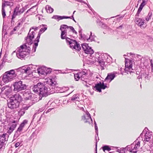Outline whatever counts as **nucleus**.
<instances>
[{
    "mask_svg": "<svg viewBox=\"0 0 153 153\" xmlns=\"http://www.w3.org/2000/svg\"><path fill=\"white\" fill-rule=\"evenodd\" d=\"M68 28H70L73 33L77 34V32L72 27L68 26L65 25H62L61 26L60 29L61 31V38L62 39H65L67 43L70 45L71 48L79 51L81 49V47L79 44L76 40L71 39V36L68 35V33H67V29Z\"/></svg>",
    "mask_w": 153,
    "mask_h": 153,
    "instance_id": "obj_1",
    "label": "nucleus"
},
{
    "mask_svg": "<svg viewBox=\"0 0 153 153\" xmlns=\"http://www.w3.org/2000/svg\"><path fill=\"white\" fill-rule=\"evenodd\" d=\"M36 65H32L31 64L29 65L27 67H22L18 69H12L7 71L4 74L2 79V82L7 83L13 80L17 76L16 71H20L23 73H25L28 75L30 74L33 71V69L35 68Z\"/></svg>",
    "mask_w": 153,
    "mask_h": 153,
    "instance_id": "obj_2",
    "label": "nucleus"
},
{
    "mask_svg": "<svg viewBox=\"0 0 153 153\" xmlns=\"http://www.w3.org/2000/svg\"><path fill=\"white\" fill-rule=\"evenodd\" d=\"M51 83L50 85L51 87L47 85H44L43 83L42 87L41 90L39 92V98L41 99L43 97H46L48 95L53 93L55 92V88L57 87L56 82L55 81L53 82L52 80H51Z\"/></svg>",
    "mask_w": 153,
    "mask_h": 153,
    "instance_id": "obj_3",
    "label": "nucleus"
},
{
    "mask_svg": "<svg viewBox=\"0 0 153 153\" xmlns=\"http://www.w3.org/2000/svg\"><path fill=\"white\" fill-rule=\"evenodd\" d=\"M22 100L21 96L19 94H16L11 97L7 100L8 108L13 109L18 108L20 103Z\"/></svg>",
    "mask_w": 153,
    "mask_h": 153,
    "instance_id": "obj_4",
    "label": "nucleus"
},
{
    "mask_svg": "<svg viewBox=\"0 0 153 153\" xmlns=\"http://www.w3.org/2000/svg\"><path fill=\"white\" fill-rule=\"evenodd\" d=\"M129 54L131 56L132 60H128L129 62V63L127 62L126 59L125 58L126 62L125 70L127 74H128V72L131 73L132 72V71L133 70L132 68V64L133 62H134V61H140L141 60L142 58V56L140 55L135 54L131 53H130Z\"/></svg>",
    "mask_w": 153,
    "mask_h": 153,
    "instance_id": "obj_5",
    "label": "nucleus"
},
{
    "mask_svg": "<svg viewBox=\"0 0 153 153\" xmlns=\"http://www.w3.org/2000/svg\"><path fill=\"white\" fill-rule=\"evenodd\" d=\"M31 48L29 46L27 47L26 45H21L17 49L16 55L20 59H24L28 56L30 52Z\"/></svg>",
    "mask_w": 153,
    "mask_h": 153,
    "instance_id": "obj_6",
    "label": "nucleus"
},
{
    "mask_svg": "<svg viewBox=\"0 0 153 153\" xmlns=\"http://www.w3.org/2000/svg\"><path fill=\"white\" fill-rule=\"evenodd\" d=\"M38 27H33L30 28L27 36L25 39L26 42V44H27L29 45H30L32 44L35 33L33 31H32V29H33L34 30V31H36L38 29Z\"/></svg>",
    "mask_w": 153,
    "mask_h": 153,
    "instance_id": "obj_7",
    "label": "nucleus"
},
{
    "mask_svg": "<svg viewBox=\"0 0 153 153\" xmlns=\"http://www.w3.org/2000/svg\"><path fill=\"white\" fill-rule=\"evenodd\" d=\"M13 86L14 91L17 92L26 89L27 85L23 83L22 81L19 80L14 82Z\"/></svg>",
    "mask_w": 153,
    "mask_h": 153,
    "instance_id": "obj_8",
    "label": "nucleus"
},
{
    "mask_svg": "<svg viewBox=\"0 0 153 153\" xmlns=\"http://www.w3.org/2000/svg\"><path fill=\"white\" fill-rule=\"evenodd\" d=\"M43 27L40 30L39 33L36 38L34 40V43L33 45L32 50V52L33 53L35 52L36 51V47L38 45V43L39 42V39L40 38L41 34L42 32H44L47 29L46 25H42Z\"/></svg>",
    "mask_w": 153,
    "mask_h": 153,
    "instance_id": "obj_9",
    "label": "nucleus"
},
{
    "mask_svg": "<svg viewBox=\"0 0 153 153\" xmlns=\"http://www.w3.org/2000/svg\"><path fill=\"white\" fill-rule=\"evenodd\" d=\"M1 89L0 96L2 97H4L5 96L9 97L12 91L10 87L7 85L4 86Z\"/></svg>",
    "mask_w": 153,
    "mask_h": 153,
    "instance_id": "obj_10",
    "label": "nucleus"
},
{
    "mask_svg": "<svg viewBox=\"0 0 153 153\" xmlns=\"http://www.w3.org/2000/svg\"><path fill=\"white\" fill-rule=\"evenodd\" d=\"M37 71L38 74L40 75H46L51 72V69L43 66L38 68Z\"/></svg>",
    "mask_w": 153,
    "mask_h": 153,
    "instance_id": "obj_11",
    "label": "nucleus"
},
{
    "mask_svg": "<svg viewBox=\"0 0 153 153\" xmlns=\"http://www.w3.org/2000/svg\"><path fill=\"white\" fill-rule=\"evenodd\" d=\"M81 46L82 50L86 54L91 55L94 53V51L93 50L91 47L88 45V44L86 43H83L81 44Z\"/></svg>",
    "mask_w": 153,
    "mask_h": 153,
    "instance_id": "obj_12",
    "label": "nucleus"
},
{
    "mask_svg": "<svg viewBox=\"0 0 153 153\" xmlns=\"http://www.w3.org/2000/svg\"><path fill=\"white\" fill-rule=\"evenodd\" d=\"M20 6L19 5L17 6L14 9L13 11V13L12 16V19L15 18L17 15H20L23 13L25 10L24 7L19 9Z\"/></svg>",
    "mask_w": 153,
    "mask_h": 153,
    "instance_id": "obj_13",
    "label": "nucleus"
},
{
    "mask_svg": "<svg viewBox=\"0 0 153 153\" xmlns=\"http://www.w3.org/2000/svg\"><path fill=\"white\" fill-rule=\"evenodd\" d=\"M82 120L84 123L87 124H91L93 123L92 119L88 112L87 111L85 114L82 117Z\"/></svg>",
    "mask_w": 153,
    "mask_h": 153,
    "instance_id": "obj_14",
    "label": "nucleus"
},
{
    "mask_svg": "<svg viewBox=\"0 0 153 153\" xmlns=\"http://www.w3.org/2000/svg\"><path fill=\"white\" fill-rule=\"evenodd\" d=\"M43 84V83L39 82L37 84L34 85L31 87L32 90L35 93L39 95Z\"/></svg>",
    "mask_w": 153,
    "mask_h": 153,
    "instance_id": "obj_15",
    "label": "nucleus"
},
{
    "mask_svg": "<svg viewBox=\"0 0 153 153\" xmlns=\"http://www.w3.org/2000/svg\"><path fill=\"white\" fill-rule=\"evenodd\" d=\"M139 81L141 82V80H143L146 82L149 80V74L146 72H144L141 74V75L138 77Z\"/></svg>",
    "mask_w": 153,
    "mask_h": 153,
    "instance_id": "obj_16",
    "label": "nucleus"
},
{
    "mask_svg": "<svg viewBox=\"0 0 153 153\" xmlns=\"http://www.w3.org/2000/svg\"><path fill=\"white\" fill-rule=\"evenodd\" d=\"M136 24L140 26L141 28H144L146 27L145 24L144 19H142L139 18H136L135 19Z\"/></svg>",
    "mask_w": 153,
    "mask_h": 153,
    "instance_id": "obj_17",
    "label": "nucleus"
},
{
    "mask_svg": "<svg viewBox=\"0 0 153 153\" xmlns=\"http://www.w3.org/2000/svg\"><path fill=\"white\" fill-rule=\"evenodd\" d=\"M140 146V141H138L136 143L134 146L133 148H132L131 149L129 150L130 152L133 153H136L137 151L138 150V149Z\"/></svg>",
    "mask_w": 153,
    "mask_h": 153,
    "instance_id": "obj_18",
    "label": "nucleus"
},
{
    "mask_svg": "<svg viewBox=\"0 0 153 153\" xmlns=\"http://www.w3.org/2000/svg\"><path fill=\"white\" fill-rule=\"evenodd\" d=\"M52 18L56 19L58 21L60 20H62L63 19L71 18V17H69L65 16H61L58 15H54L52 17Z\"/></svg>",
    "mask_w": 153,
    "mask_h": 153,
    "instance_id": "obj_19",
    "label": "nucleus"
},
{
    "mask_svg": "<svg viewBox=\"0 0 153 153\" xmlns=\"http://www.w3.org/2000/svg\"><path fill=\"white\" fill-rule=\"evenodd\" d=\"M16 127V125H8L7 132L9 134H11Z\"/></svg>",
    "mask_w": 153,
    "mask_h": 153,
    "instance_id": "obj_20",
    "label": "nucleus"
},
{
    "mask_svg": "<svg viewBox=\"0 0 153 153\" xmlns=\"http://www.w3.org/2000/svg\"><path fill=\"white\" fill-rule=\"evenodd\" d=\"M115 77L114 74L113 73L108 74L105 80V81L109 80V82H111Z\"/></svg>",
    "mask_w": 153,
    "mask_h": 153,
    "instance_id": "obj_21",
    "label": "nucleus"
},
{
    "mask_svg": "<svg viewBox=\"0 0 153 153\" xmlns=\"http://www.w3.org/2000/svg\"><path fill=\"white\" fill-rule=\"evenodd\" d=\"M151 134L149 132H146L144 135V140L147 142L150 141L151 139Z\"/></svg>",
    "mask_w": 153,
    "mask_h": 153,
    "instance_id": "obj_22",
    "label": "nucleus"
},
{
    "mask_svg": "<svg viewBox=\"0 0 153 153\" xmlns=\"http://www.w3.org/2000/svg\"><path fill=\"white\" fill-rule=\"evenodd\" d=\"M97 61H96L95 60V61H93V63H95L96 62H97L98 63V64H100V66L102 68L101 69L102 70L104 69V65L105 64V62L102 60H98L97 58Z\"/></svg>",
    "mask_w": 153,
    "mask_h": 153,
    "instance_id": "obj_23",
    "label": "nucleus"
},
{
    "mask_svg": "<svg viewBox=\"0 0 153 153\" xmlns=\"http://www.w3.org/2000/svg\"><path fill=\"white\" fill-rule=\"evenodd\" d=\"M84 73V71H82L75 74L74 76L76 80L78 81L80 78L81 76H82V74H83Z\"/></svg>",
    "mask_w": 153,
    "mask_h": 153,
    "instance_id": "obj_24",
    "label": "nucleus"
},
{
    "mask_svg": "<svg viewBox=\"0 0 153 153\" xmlns=\"http://www.w3.org/2000/svg\"><path fill=\"white\" fill-rule=\"evenodd\" d=\"M29 92H30L29 91ZM25 97V99L26 100H31L32 98L31 94L30 92H25L24 94Z\"/></svg>",
    "mask_w": 153,
    "mask_h": 153,
    "instance_id": "obj_25",
    "label": "nucleus"
},
{
    "mask_svg": "<svg viewBox=\"0 0 153 153\" xmlns=\"http://www.w3.org/2000/svg\"><path fill=\"white\" fill-rule=\"evenodd\" d=\"M84 73H83V74H82V76H81L80 78L82 80L83 82H85L86 80H88V79L87 78V74L85 71H83Z\"/></svg>",
    "mask_w": 153,
    "mask_h": 153,
    "instance_id": "obj_26",
    "label": "nucleus"
},
{
    "mask_svg": "<svg viewBox=\"0 0 153 153\" xmlns=\"http://www.w3.org/2000/svg\"><path fill=\"white\" fill-rule=\"evenodd\" d=\"M45 9L48 13H51L53 11V9L49 5H47L46 6Z\"/></svg>",
    "mask_w": 153,
    "mask_h": 153,
    "instance_id": "obj_27",
    "label": "nucleus"
},
{
    "mask_svg": "<svg viewBox=\"0 0 153 153\" xmlns=\"http://www.w3.org/2000/svg\"><path fill=\"white\" fill-rule=\"evenodd\" d=\"M7 136V134H3L0 135V140L5 143L6 141L5 137Z\"/></svg>",
    "mask_w": 153,
    "mask_h": 153,
    "instance_id": "obj_28",
    "label": "nucleus"
},
{
    "mask_svg": "<svg viewBox=\"0 0 153 153\" xmlns=\"http://www.w3.org/2000/svg\"><path fill=\"white\" fill-rule=\"evenodd\" d=\"M82 83L87 88L90 87V85L91 84L90 82L88 80H86L85 82H82Z\"/></svg>",
    "mask_w": 153,
    "mask_h": 153,
    "instance_id": "obj_29",
    "label": "nucleus"
},
{
    "mask_svg": "<svg viewBox=\"0 0 153 153\" xmlns=\"http://www.w3.org/2000/svg\"><path fill=\"white\" fill-rule=\"evenodd\" d=\"M99 92H101V88L100 83H98L96 84L95 86L94 87Z\"/></svg>",
    "mask_w": 153,
    "mask_h": 153,
    "instance_id": "obj_30",
    "label": "nucleus"
},
{
    "mask_svg": "<svg viewBox=\"0 0 153 153\" xmlns=\"http://www.w3.org/2000/svg\"><path fill=\"white\" fill-rule=\"evenodd\" d=\"M79 99V95L78 94H74L73 97L71 98V100L72 101H74V100L77 101Z\"/></svg>",
    "mask_w": 153,
    "mask_h": 153,
    "instance_id": "obj_31",
    "label": "nucleus"
},
{
    "mask_svg": "<svg viewBox=\"0 0 153 153\" xmlns=\"http://www.w3.org/2000/svg\"><path fill=\"white\" fill-rule=\"evenodd\" d=\"M5 6V4H2V15L3 17H4L6 16V14L5 13V10L4 9V7Z\"/></svg>",
    "mask_w": 153,
    "mask_h": 153,
    "instance_id": "obj_32",
    "label": "nucleus"
},
{
    "mask_svg": "<svg viewBox=\"0 0 153 153\" xmlns=\"http://www.w3.org/2000/svg\"><path fill=\"white\" fill-rule=\"evenodd\" d=\"M102 149L103 151L104 152H105L106 150L108 151H109L111 150V149L108 146H103L102 147Z\"/></svg>",
    "mask_w": 153,
    "mask_h": 153,
    "instance_id": "obj_33",
    "label": "nucleus"
},
{
    "mask_svg": "<svg viewBox=\"0 0 153 153\" xmlns=\"http://www.w3.org/2000/svg\"><path fill=\"white\" fill-rule=\"evenodd\" d=\"M152 15V13L149 12L148 16L146 18V20L147 21H148L149 19H150L151 18V16Z\"/></svg>",
    "mask_w": 153,
    "mask_h": 153,
    "instance_id": "obj_34",
    "label": "nucleus"
},
{
    "mask_svg": "<svg viewBox=\"0 0 153 153\" xmlns=\"http://www.w3.org/2000/svg\"><path fill=\"white\" fill-rule=\"evenodd\" d=\"M4 3H3L2 4H5V5L12 6L13 4V3L12 2H10L8 1H4Z\"/></svg>",
    "mask_w": 153,
    "mask_h": 153,
    "instance_id": "obj_35",
    "label": "nucleus"
},
{
    "mask_svg": "<svg viewBox=\"0 0 153 153\" xmlns=\"http://www.w3.org/2000/svg\"><path fill=\"white\" fill-rule=\"evenodd\" d=\"M100 84L101 88V89H104L105 88H106L107 87V86L106 85H105L104 82H102V83H101V82H100Z\"/></svg>",
    "mask_w": 153,
    "mask_h": 153,
    "instance_id": "obj_36",
    "label": "nucleus"
},
{
    "mask_svg": "<svg viewBox=\"0 0 153 153\" xmlns=\"http://www.w3.org/2000/svg\"><path fill=\"white\" fill-rule=\"evenodd\" d=\"M24 125H20L19 127L17 129V131L19 132H21L23 129V128L24 127Z\"/></svg>",
    "mask_w": 153,
    "mask_h": 153,
    "instance_id": "obj_37",
    "label": "nucleus"
},
{
    "mask_svg": "<svg viewBox=\"0 0 153 153\" xmlns=\"http://www.w3.org/2000/svg\"><path fill=\"white\" fill-rule=\"evenodd\" d=\"M5 143L0 140V149L2 148L5 145Z\"/></svg>",
    "mask_w": 153,
    "mask_h": 153,
    "instance_id": "obj_38",
    "label": "nucleus"
},
{
    "mask_svg": "<svg viewBox=\"0 0 153 153\" xmlns=\"http://www.w3.org/2000/svg\"><path fill=\"white\" fill-rule=\"evenodd\" d=\"M87 40L89 42H92L94 40V38L92 36H90Z\"/></svg>",
    "mask_w": 153,
    "mask_h": 153,
    "instance_id": "obj_39",
    "label": "nucleus"
},
{
    "mask_svg": "<svg viewBox=\"0 0 153 153\" xmlns=\"http://www.w3.org/2000/svg\"><path fill=\"white\" fill-rule=\"evenodd\" d=\"M143 8V7H142V6H140L139 8L138 9V11H137V14H136V15L137 16V15H138V14L139 13H140V12H141V11L142 10Z\"/></svg>",
    "mask_w": 153,
    "mask_h": 153,
    "instance_id": "obj_40",
    "label": "nucleus"
},
{
    "mask_svg": "<svg viewBox=\"0 0 153 153\" xmlns=\"http://www.w3.org/2000/svg\"><path fill=\"white\" fill-rule=\"evenodd\" d=\"M36 7V6H33L31 8H30V9H29V10H28L26 12V13H27L28 12H29L30 11H33V9L35 7Z\"/></svg>",
    "mask_w": 153,
    "mask_h": 153,
    "instance_id": "obj_41",
    "label": "nucleus"
},
{
    "mask_svg": "<svg viewBox=\"0 0 153 153\" xmlns=\"http://www.w3.org/2000/svg\"><path fill=\"white\" fill-rule=\"evenodd\" d=\"M28 121L26 120H24L20 124H25L27 123Z\"/></svg>",
    "mask_w": 153,
    "mask_h": 153,
    "instance_id": "obj_42",
    "label": "nucleus"
},
{
    "mask_svg": "<svg viewBox=\"0 0 153 153\" xmlns=\"http://www.w3.org/2000/svg\"><path fill=\"white\" fill-rule=\"evenodd\" d=\"M145 4V1H143L141 3L140 6H142V7H144Z\"/></svg>",
    "mask_w": 153,
    "mask_h": 153,
    "instance_id": "obj_43",
    "label": "nucleus"
},
{
    "mask_svg": "<svg viewBox=\"0 0 153 153\" xmlns=\"http://www.w3.org/2000/svg\"><path fill=\"white\" fill-rule=\"evenodd\" d=\"M33 104V102H32L31 103H30V104L29 105V106H28V107H23V108L25 109L26 110L30 106L32 105Z\"/></svg>",
    "mask_w": 153,
    "mask_h": 153,
    "instance_id": "obj_44",
    "label": "nucleus"
},
{
    "mask_svg": "<svg viewBox=\"0 0 153 153\" xmlns=\"http://www.w3.org/2000/svg\"><path fill=\"white\" fill-rule=\"evenodd\" d=\"M20 145V143L19 142H17L15 145V146L16 148L18 147Z\"/></svg>",
    "mask_w": 153,
    "mask_h": 153,
    "instance_id": "obj_45",
    "label": "nucleus"
},
{
    "mask_svg": "<svg viewBox=\"0 0 153 153\" xmlns=\"http://www.w3.org/2000/svg\"><path fill=\"white\" fill-rule=\"evenodd\" d=\"M151 66L152 67H153V64L152 63V60H150Z\"/></svg>",
    "mask_w": 153,
    "mask_h": 153,
    "instance_id": "obj_46",
    "label": "nucleus"
},
{
    "mask_svg": "<svg viewBox=\"0 0 153 153\" xmlns=\"http://www.w3.org/2000/svg\"><path fill=\"white\" fill-rule=\"evenodd\" d=\"M25 113V112L24 111H20L19 112V114H21L22 115L23 114Z\"/></svg>",
    "mask_w": 153,
    "mask_h": 153,
    "instance_id": "obj_47",
    "label": "nucleus"
},
{
    "mask_svg": "<svg viewBox=\"0 0 153 153\" xmlns=\"http://www.w3.org/2000/svg\"><path fill=\"white\" fill-rule=\"evenodd\" d=\"M95 130L96 131H98V127H97V126L96 125H95Z\"/></svg>",
    "mask_w": 153,
    "mask_h": 153,
    "instance_id": "obj_48",
    "label": "nucleus"
},
{
    "mask_svg": "<svg viewBox=\"0 0 153 153\" xmlns=\"http://www.w3.org/2000/svg\"><path fill=\"white\" fill-rule=\"evenodd\" d=\"M71 17V19H73V20L74 22H76V21H75V19H74V17H73V15H72V16Z\"/></svg>",
    "mask_w": 153,
    "mask_h": 153,
    "instance_id": "obj_49",
    "label": "nucleus"
},
{
    "mask_svg": "<svg viewBox=\"0 0 153 153\" xmlns=\"http://www.w3.org/2000/svg\"><path fill=\"white\" fill-rule=\"evenodd\" d=\"M8 123V122L7 121H5L4 122H3V123H4V124H7Z\"/></svg>",
    "mask_w": 153,
    "mask_h": 153,
    "instance_id": "obj_50",
    "label": "nucleus"
},
{
    "mask_svg": "<svg viewBox=\"0 0 153 153\" xmlns=\"http://www.w3.org/2000/svg\"><path fill=\"white\" fill-rule=\"evenodd\" d=\"M16 122H17L15 120H13V121H11L12 123H16Z\"/></svg>",
    "mask_w": 153,
    "mask_h": 153,
    "instance_id": "obj_51",
    "label": "nucleus"
},
{
    "mask_svg": "<svg viewBox=\"0 0 153 153\" xmlns=\"http://www.w3.org/2000/svg\"><path fill=\"white\" fill-rule=\"evenodd\" d=\"M151 70H152V71L153 72V67H151Z\"/></svg>",
    "mask_w": 153,
    "mask_h": 153,
    "instance_id": "obj_52",
    "label": "nucleus"
},
{
    "mask_svg": "<svg viewBox=\"0 0 153 153\" xmlns=\"http://www.w3.org/2000/svg\"><path fill=\"white\" fill-rule=\"evenodd\" d=\"M121 27H122V26H119L118 28L119 29H120V28H121Z\"/></svg>",
    "mask_w": 153,
    "mask_h": 153,
    "instance_id": "obj_53",
    "label": "nucleus"
},
{
    "mask_svg": "<svg viewBox=\"0 0 153 153\" xmlns=\"http://www.w3.org/2000/svg\"><path fill=\"white\" fill-rule=\"evenodd\" d=\"M16 30V27H15V28L14 29H13V30H14V31H15Z\"/></svg>",
    "mask_w": 153,
    "mask_h": 153,
    "instance_id": "obj_54",
    "label": "nucleus"
},
{
    "mask_svg": "<svg viewBox=\"0 0 153 153\" xmlns=\"http://www.w3.org/2000/svg\"><path fill=\"white\" fill-rule=\"evenodd\" d=\"M94 124L95 125L96 124V122L94 121Z\"/></svg>",
    "mask_w": 153,
    "mask_h": 153,
    "instance_id": "obj_55",
    "label": "nucleus"
},
{
    "mask_svg": "<svg viewBox=\"0 0 153 153\" xmlns=\"http://www.w3.org/2000/svg\"><path fill=\"white\" fill-rule=\"evenodd\" d=\"M16 52V51H14L13 52V53L12 54H13L14 53H15Z\"/></svg>",
    "mask_w": 153,
    "mask_h": 153,
    "instance_id": "obj_56",
    "label": "nucleus"
},
{
    "mask_svg": "<svg viewBox=\"0 0 153 153\" xmlns=\"http://www.w3.org/2000/svg\"><path fill=\"white\" fill-rule=\"evenodd\" d=\"M1 52H2V51H1V52L0 53V56L1 55Z\"/></svg>",
    "mask_w": 153,
    "mask_h": 153,
    "instance_id": "obj_57",
    "label": "nucleus"
},
{
    "mask_svg": "<svg viewBox=\"0 0 153 153\" xmlns=\"http://www.w3.org/2000/svg\"><path fill=\"white\" fill-rule=\"evenodd\" d=\"M1 66H0V70L1 69Z\"/></svg>",
    "mask_w": 153,
    "mask_h": 153,
    "instance_id": "obj_58",
    "label": "nucleus"
},
{
    "mask_svg": "<svg viewBox=\"0 0 153 153\" xmlns=\"http://www.w3.org/2000/svg\"><path fill=\"white\" fill-rule=\"evenodd\" d=\"M75 11H74V12H73V14H74V13L75 12Z\"/></svg>",
    "mask_w": 153,
    "mask_h": 153,
    "instance_id": "obj_59",
    "label": "nucleus"
},
{
    "mask_svg": "<svg viewBox=\"0 0 153 153\" xmlns=\"http://www.w3.org/2000/svg\"><path fill=\"white\" fill-rule=\"evenodd\" d=\"M35 115H33V119H34V117H35Z\"/></svg>",
    "mask_w": 153,
    "mask_h": 153,
    "instance_id": "obj_60",
    "label": "nucleus"
},
{
    "mask_svg": "<svg viewBox=\"0 0 153 153\" xmlns=\"http://www.w3.org/2000/svg\"><path fill=\"white\" fill-rule=\"evenodd\" d=\"M9 1H13L14 0H9Z\"/></svg>",
    "mask_w": 153,
    "mask_h": 153,
    "instance_id": "obj_61",
    "label": "nucleus"
},
{
    "mask_svg": "<svg viewBox=\"0 0 153 153\" xmlns=\"http://www.w3.org/2000/svg\"><path fill=\"white\" fill-rule=\"evenodd\" d=\"M89 6H89V5H88V7H89Z\"/></svg>",
    "mask_w": 153,
    "mask_h": 153,
    "instance_id": "obj_62",
    "label": "nucleus"
},
{
    "mask_svg": "<svg viewBox=\"0 0 153 153\" xmlns=\"http://www.w3.org/2000/svg\"><path fill=\"white\" fill-rule=\"evenodd\" d=\"M96 147H97V145H96Z\"/></svg>",
    "mask_w": 153,
    "mask_h": 153,
    "instance_id": "obj_63",
    "label": "nucleus"
}]
</instances>
